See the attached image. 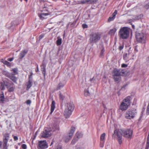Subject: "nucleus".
Listing matches in <instances>:
<instances>
[{"label":"nucleus","mask_w":149,"mask_h":149,"mask_svg":"<svg viewBox=\"0 0 149 149\" xmlns=\"http://www.w3.org/2000/svg\"><path fill=\"white\" fill-rule=\"evenodd\" d=\"M131 97L130 96L126 97L121 102L120 106V109L122 111L126 110L130 106Z\"/></svg>","instance_id":"1"},{"label":"nucleus","mask_w":149,"mask_h":149,"mask_svg":"<svg viewBox=\"0 0 149 149\" xmlns=\"http://www.w3.org/2000/svg\"><path fill=\"white\" fill-rule=\"evenodd\" d=\"M130 29L127 27L121 28L119 32L120 38L123 39H126L129 36Z\"/></svg>","instance_id":"2"},{"label":"nucleus","mask_w":149,"mask_h":149,"mask_svg":"<svg viewBox=\"0 0 149 149\" xmlns=\"http://www.w3.org/2000/svg\"><path fill=\"white\" fill-rule=\"evenodd\" d=\"M136 38L138 42L143 44L146 43V36L144 33H137L136 35Z\"/></svg>","instance_id":"3"},{"label":"nucleus","mask_w":149,"mask_h":149,"mask_svg":"<svg viewBox=\"0 0 149 149\" xmlns=\"http://www.w3.org/2000/svg\"><path fill=\"white\" fill-rule=\"evenodd\" d=\"M12 72L11 73H8L6 74L7 77L10 78L13 82L17 84V78L15 76V75L18 74L17 69L14 68L11 70Z\"/></svg>","instance_id":"4"},{"label":"nucleus","mask_w":149,"mask_h":149,"mask_svg":"<svg viewBox=\"0 0 149 149\" xmlns=\"http://www.w3.org/2000/svg\"><path fill=\"white\" fill-rule=\"evenodd\" d=\"M137 114L136 110L131 109L128 110L125 114V118L127 119L131 120Z\"/></svg>","instance_id":"5"},{"label":"nucleus","mask_w":149,"mask_h":149,"mask_svg":"<svg viewBox=\"0 0 149 149\" xmlns=\"http://www.w3.org/2000/svg\"><path fill=\"white\" fill-rule=\"evenodd\" d=\"M101 34L98 33L91 34L90 36L89 41L90 43H94L97 42L101 38Z\"/></svg>","instance_id":"6"},{"label":"nucleus","mask_w":149,"mask_h":149,"mask_svg":"<svg viewBox=\"0 0 149 149\" xmlns=\"http://www.w3.org/2000/svg\"><path fill=\"white\" fill-rule=\"evenodd\" d=\"M75 130V128L72 127L70 131L68 134L64 138V140L65 142H68L72 137L73 134Z\"/></svg>","instance_id":"7"},{"label":"nucleus","mask_w":149,"mask_h":149,"mask_svg":"<svg viewBox=\"0 0 149 149\" xmlns=\"http://www.w3.org/2000/svg\"><path fill=\"white\" fill-rule=\"evenodd\" d=\"M48 147V144L46 140L38 141L37 148L38 149H46Z\"/></svg>","instance_id":"8"},{"label":"nucleus","mask_w":149,"mask_h":149,"mask_svg":"<svg viewBox=\"0 0 149 149\" xmlns=\"http://www.w3.org/2000/svg\"><path fill=\"white\" fill-rule=\"evenodd\" d=\"M122 131V135L127 138H131L132 137V131L129 129H126L124 130H121Z\"/></svg>","instance_id":"9"},{"label":"nucleus","mask_w":149,"mask_h":149,"mask_svg":"<svg viewBox=\"0 0 149 149\" xmlns=\"http://www.w3.org/2000/svg\"><path fill=\"white\" fill-rule=\"evenodd\" d=\"M122 131L121 130L117 129L115 130L114 131V134L117 136L118 141L120 144H121L122 143Z\"/></svg>","instance_id":"10"},{"label":"nucleus","mask_w":149,"mask_h":149,"mask_svg":"<svg viewBox=\"0 0 149 149\" xmlns=\"http://www.w3.org/2000/svg\"><path fill=\"white\" fill-rule=\"evenodd\" d=\"M41 136L42 137L46 138L50 136L51 135V130L48 128L45 129L41 133Z\"/></svg>","instance_id":"11"},{"label":"nucleus","mask_w":149,"mask_h":149,"mask_svg":"<svg viewBox=\"0 0 149 149\" xmlns=\"http://www.w3.org/2000/svg\"><path fill=\"white\" fill-rule=\"evenodd\" d=\"M74 109V106L73 103L72 102H70L67 103L65 109L73 111Z\"/></svg>","instance_id":"12"},{"label":"nucleus","mask_w":149,"mask_h":149,"mask_svg":"<svg viewBox=\"0 0 149 149\" xmlns=\"http://www.w3.org/2000/svg\"><path fill=\"white\" fill-rule=\"evenodd\" d=\"M72 112L65 109L64 111V116L65 118H69L71 115Z\"/></svg>","instance_id":"13"},{"label":"nucleus","mask_w":149,"mask_h":149,"mask_svg":"<svg viewBox=\"0 0 149 149\" xmlns=\"http://www.w3.org/2000/svg\"><path fill=\"white\" fill-rule=\"evenodd\" d=\"M27 53V51L26 50H24L22 51L19 55V58L20 59H22L24 57L25 55Z\"/></svg>","instance_id":"14"},{"label":"nucleus","mask_w":149,"mask_h":149,"mask_svg":"<svg viewBox=\"0 0 149 149\" xmlns=\"http://www.w3.org/2000/svg\"><path fill=\"white\" fill-rule=\"evenodd\" d=\"M121 72L120 70L117 69L114 70L113 72V75L120 76Z\"/></svg>","instance_id":"15"},{"label":"nucleus","mask_w":149,"mask_h":149,"mask_svg":"<svg viewBox=\"0 0 149 149\" xmlns=\"http://www.w3.org/2000/svg\"><path fill=\"white\" fill-rule=\"evenodd\" d=\"M55 103L54 101H52L51 105V109L50 114H52L53 112L54 109L55 108Z\"/></svg>","instance_id":"16"},{"label":"nucleus","mask_w":149,"mask_h":149,"mask_svg":"<svg viewBox=\"0 0 149 149\" xmlns=\"http://www.w3.org/2000/svg\"><path fill=\"white\" fill-rule=\"evenodd\" d=\"M26 85L27 86L26 89L27 90H28L32 86V80L29 79L28 82L26 84Z\"/></svg>","instance_id":"17"},{"label":"nucleus","mask_w":149,"mask_h":149,"mask_svg":"<svg viewBox=\"0 0 149 149\" xmlns=\"http://www.w3.org/2000/svg\"><path fill=\"white\" fill-rule=\"evenodd\" d=\"M117 29L115 28H113L110 30L109 32V34L111 35H113L116 32Z\"/></svg>","instance_id":"18"},{"label":"nucleus","mask_w":149,"mask_h":149,"mask_svg":"<svg viewBox=\"0 0 149 149\" xmlns=\"http://www.w3.org/2000/svg\"><path fill=\"white\" fill-rule=\"evenodd\" d=\"M52 128L54 131H58L59 130V125L58 124H54L52 127Z\"/></svg>","instance_id":"19"},{"label":"nucleus","mask_w":149,"mask_h":149,"mask_svg":"<svg viewBox=\"0 0 149 149\" xmlns=\"http://www.w3.org/2000/svg\"><path fill=\"white\" fill-rule=\"evenodd\" d=\"M113 79L115 81H119L121 79L120 76L113 75Z\"/></svg>","instance_id":"20"},{"label":"nucleus","mask_w":149,"mask_h":149,"mask_svg":"<svg viewBox=\"0 0 149 149\" xmlns=\"http://www.w3.org/2000/svg\"><path fill=\"white\" fill-rule=\"evenodd\" d=\"M49 15L48 13H42L40 15H39V17H40V19H41L43 20V19L45 18L44 17L48 15Z\"/></svg>","instance_id":"21"},{"label":"nucleus","mask_w":149,"mask_h":149,"mask_svg":"<svg viewBox=\"0 0 149 149\" xmlns=\"http://www.w3.org/2000/svg\"><path fill=\"white\" fill-rule=\"evenodd\" d=\"M57 40L56 41V44L57 45H60L62 43V39L58 36L57 38Z\"/></svg>","instance_id":"22"},{"label":"nucleus","mask_w":149,"mask_h":149,"mask_svg":"<svg viewBox=\"0 0 149 149\" xmlns=\"http://www.w3.org/2000/svg\"><path fill=\"white\" fill-rule=\"evenodd\" d=\"M106 134L105 133H103L100 136V141H104L105 139V137Z\"/></svg>","instance_id":"23"},{"label":"nucleus","mask_w":149,"mask_h":149,"mask_svg":"<svg viewBox=\"0 0 149 149\" xmlns=\"http://www.w3.org/2000/svg\"><path fill=\"white\" fill-rule=\"evenodd\" d=\"M9 137V134L8 133H6L3 135V139L8 140Z\"/></svg>","instance_id":"24"},{"label":"nucleus","mask_w":149,"mask_h":149,"mask_svg":"<svg viewBox=\"0 0 149 149\" xmlns=\"http://www.w3.org/2000/svg\"><path fill=\"white\" fill-rule=\"evenodd\" d=\"M81 3L82 4H89V0H81L80 1Z\"/></svg>","instance_id":"25"},{"label":"nucleus","mask_w":149,"mask_h":149,"mask_svg":"<svg viewBox=\"0 0 149 149\" xmlns=\"http://www.w3.org/2000/svg\"><path fill=\"white\" fill-rule=\"evenodd\" d=\"M64 86V84H63L62 83H60L58 86H57L56 90H58L61 89V88L63 87Z\"/></svg>","instance_id":"26"},{"label":"nucleus","mask_w":149,"mask_h":149,"mask_svg":"<svg viewBox=\"0 0 149 149\" xmlns=\"http://www.w3.org/2000/svg\"><path fill=\"white\" fill-rule=\"evenodd\" d=\"M141 17V15H140L138 16H135L133 18V19L136 20H138L140 19Z\"/></svg>","instance_id":"27"},{"label":"nucleus","mask_w":149,"mask_h":149,"mask_svg":"<svg viewBox=\"0 0 149 149\" xmlns=\"http://www.w3.org/2000/svg\"><path fill=\"white\" fill-rule=\"evenodd\" d=\"M84 95L86 96H88L90 95V93L88 89H85L84 91Z\"/></svg>","instance_id":"28"},{"label":"nucleus","mask_w":149,"mask_h":149,"mask_svg":"<svg viewBox=\"0 0 149 149\" xmlns=\"http://www.w3.org/2000/svg\"><path fill=\"white\" fill-rule=\"evenodd\" d=\"M42 67H42L41 68V71L43 74H45V66L43 65Z\"/></svg>","instance_id":"29"},{"label":"nucleus","mask_w":149,"mask_h":149,"mask_svg":"<svg viewBox=\"0 0 149 149\" xmlns=\"http://www.w3.org/2000/svg\"><path fill=\"white\" fill-rule=\"evenodd\" d=\"M0 88L1 90H4L5 89V87L4 85V84L2 82H0Z\"/></svg>","instance_id":"30"},{"label":"nucleus","mask_w":149,"mask_h":149,"mask_svg":"<svg viewBox=\"0 0 149 149\" xmlns=\"http://www.w3.org/2000/svg\"><path fill=\"white\" fill-rule=\"evenodd\" d=\"M115 18V17H113V16H112L111 17H109L108 19V22H110L113 20Z\"/></svg>","instance_id":"31"},{"label":"nucleus","mask_w":149,"mask_h":149,"mask_svg":"<svg viewBox=\"0 0 149 149\" xmlns=\"http://www.w3.org/2000/svg\"><path fill=\"white\" fill-rule=\"evenodd\" d=\"M2 62L4 64L7 65L8 66H10V63L7 61H4Z\"/></svg>","instance_id":"32"},{"label":"nucleus","mask_w":149,"mask_h":149,"mask_svg":"<svg viewBox=\"0 0 149 149\" xmlns=\"http://www.w3.org/2000/svg\"><path fill=\"white\" fill-rule=\"evenodd\" d=\"M76 136L77 138H79L82 136V134H79V133H77L76 134Z\"/></svg>","instance_id":"33"},{"label":"nucleus","mask_w":149,"mask_h":149,"mask_svg":"<svg viewBox=\"0 0 149 149\" xmlns=\"http://www.w3.org/2000/svg\"><path fill=\"white\" fill-rule=\"evenodd\" d=\"M77 140V139H76L75 137H74L72 141V144H74Z\"/></svg>","instance_id":"34"},{"label":"nucleus","mask_w":149,"mask_h":149,"mask_svg":"<svg viewBox=\"0 0 149 149\" xmlns=\"http://www.w3.org/2000/svg\"><path fill=\"white\" fill-rule=\"evenodd\" d=\"M89 0V4L93 3H96L98 0Z\"/></svg>","instance_id":"35"},{"label":"nucleus","mask_w":149,"mask_h":149,"mask_svg":"<svg viewBox=\"0 0 149 149\" xmlns=\"http://www.w3.org/2000/svg\"><path fill=\"white\" fill-rule=\"evenodd\" d=\"M0 100L2 102L4 100V97L3 94L2 95H1L0 97Z\"/></svg>","instance_id":"36"},{"label":"nucleus","mask_w":149,"mask_h":149,"mask_svg":"<svg viewBox=\"0 0 149 149\" xmlns=\"http://www.w3.org/2000/svg\"><path fill=\"white\" fill-rule=\"evenodd\" d=\"M146 114L147 115H149V104H148L146 111Z\"/></svg>","instance_id":"37"},{"label":"nucleus","mask_w":149,"mask_h":149,"mask_svg":"<svg viewBox=\"0 0 149 149\" xmlns=\"http://www.w3.org/2000/svg\"><path fill=\"white\" fill-rule=\"evenodd\" d=\"M33 74L32 72H31L30 73V74L29 76V79H31V80L32 81V75H33Z\"/></svg>","instance_id":"38"},{"label":"nucleus","mask_w":149,"mask_h":149,"mask_svg":"<svg viewBox=\"0 0 149 149\" xmlns=\"http://www.w3.org/2000/svg\"><path fill=\"white\" fill-rule=\"evenodd\" d=\"M14 89V88L13 87H11L8 89V91L10 92H11L13 91Z\"/></svg>","instance_id":"39"},{"label":"nucleus","mask_w":149,"mask_h":149,"mask_svg":"<svg viewBox=\"0 0 149 149\" xmlns=\"http://www.w3.org/2000/svg\"><path fill=\"white\" fill-rule=\"evenodd\" d=\"M3 83H4V85L6 86L8 88V85H9V83L7 81H3Z\"/></svg>","instance_id":"40"},{"label":"nucleus","mask_w":149,"mask_h":149,"mask_svg":"<svg viewBox=\"0 0 149 149\" xmlns=\"http://www.w3.org/2000/svg\"><path fill=\"white\" fill-rule=\"evenodd\" d=\"M127 54L126 53L123 56V58L125 60H127Z\"/></svg>","instance_id":"41"},{"label":"nucleus","mask_w":149,"mask_h":149,"mask_svg":"<svg viewBox=\"0 0 149 149\" xmlns=\"http://www.w3.org/2000/svg\"><path fill=\"white\" fill-rule=\"evenodd\" d=\"M22 147L23 149H26L27 146L25 144H24L22 145Z\"/></svg>","instance_id":"42"},{"label":"nucleus","mask_w":149,"mask_h":149,"mask_svg":"<svg viewBox=\"0 0 149 149\" xmlns=\"http://www.w3.org/2000/svg\"><path fill=\"white\" fill-rule=\"evenodd\" d=\"M117 13V11L116 10H115L114 12L112 14V16H113V17H115V16L116 14Z\"/></svg>","instance_id":"43"},{"label":"nucleus","mask_w":149,"mask_h":149,"mask_svg":"<svg viewBox=\"0 0 149 149\" xmlns=\"http://www.w3.org/2000/svg\"><path fill=\"white\" fill-rule=\"evenodd\" d=\"M104 141H101L100 144V147L102 148L104 146Z\"/></svg>","instance_id":"44"},{"label":"nucleus","mask_w":149,"mask_h":149,"mask_svg":"<svg viewBox=\"0 0 149 149\" xmlns=\"http://www.w3.org/2000/svg\"><path fill=\"white\" fill-rule=\"evenodd\" d=\"M8 140V139H3V143H4L3 144H7Z\"/></svg>","instance_id":"45"},{"label":"nucleus","mask_w":149,"mask_h":149,"mask_svg":"<svg viewBox=\"0 0 149 149\" xmlns=\"http://www.w3.org/2000/svg\"><path fill=\"white\" fill-rule=\"evenodd\" d=\"M31 103V101L30 100H27L26 101V103L27 104L29 105Z\"/></svg>","instance_id":"46"},{"label":"nucleus","mask_w":149,"mask_h":149,"mask_svg":"<svg viewBox=\"0 0 149 149\" xmlns=\"http://www.w3.org/2000/svg\"><path fill=\"white\" fill-rule=\"evenodd\" d=\"M127 66V65L125 64H123L121 65L122 68H126Z\"/></svg>","instance_id":"47"},{"label":"nucleus","mask_w":149,"mask_h":149,"mask_svg":"<svg viewBox=\"0 0 149 149\" xmlns=\"http://www.w3.org/2000/svg\"><path fill=\"white\" fill-rule=\"evenodd\" d=\"M44 36V35L43 34H42L41 35H40L39 37V40H40V39H42V38H43Z\"/></svg>","instance_id":"48"},{"label":"nucleus","mask_w":149,"mask_h":149,"mask_svg":"<svg viewBox=\"0 0 149 149\" xmlns=\"http://www.w3.org/2000/svg\"><path fill=\"white\" fill-rule=\"evenodd\" d=\"M82 27L84 29L86 28H87L88 26L87 25L85 24H84L82 25Z\"/></svg>","instance_id":"49"},{"label":"nucleus","mask_w":149,"mask_h":149,"mask_svg":"<svg viewBox=\"0 0 149 149\" xmlns=\"http://www.w3.org/2000/svg\"><path fill=\"white\" fill-rule=\"evenodd\" d=\"M13 139L15 141H16L18 140V138L17 136H14L13 137Z\"/></svg>","instance_id":"50"},{"label":"nucleus","mask_w":149,"mask_h":149,"mask_svg":"<svg viewBox=\"0 0 149 149\" xmlns=\"http://www.w3.org/2000/svg\"><path fill=\"white\" fill-rule=\"evenodd\" d=\"M13 59L14 58H8V59L7 60L8 61L11 62L13 60Z\"/></svg>","instance_id":"51"},{"label":"nucleus","mask_w":149,"mask_h":149,"mask_svg":"<svg viewBox=\"0 0 149 149\" xmlns=\"http://www.w3.org/2000/svg\"><path fill=\"white\" fill-rule=\"evenodd\" d=\"M3 147L4 149H7V144H3Z\"/></svg>","instance_id":"52"},{"label":"nucleus","mask_w":149,"mask_h":149,"mask_svg":"<svg viewBox=\"0 0 149 149\" xmlns=\"http://www.w3.org/2000/svg\"><path fill=\"white\" fill-rule=\"evenodd\" d=\"M145 7L147 9L149 8V2L145 6Z\"/></svg>","instance_id":"53"},{"label":"nucleus","mask_w":149,"mask_h":149,"mask_svg":"<svg viewBox=\"0 0 149 149\" xmlns=\"http://www.w3.org/2000/svg\"><path fill=\"white\" fill-rule=\"evenodd\" d=\"M60 97L61 100H63L64 99L63 96L61 94H60Z\"/></svg>","instance_id":"54"},{"label":"nucleus","mask_w":149,"mask_h":149,"mask_svg":"<svg viewBox=\"0 0 149 149\" xmlns=\"http://www.w3.org/2000/svg\"><path fill=\"white\" fill-rule=\"evenodd\" d=\"M123 47L124 46L123 45L120 46L119 47V49L120 50H121L123 49Z\"/></svg>","instance_id":"55"},{"label":"nucleus","mask_w":149,"mask_h":149,"mask_svg":"<svg viewBox=\"0 0 149 149\" xmlns=\"http://www.w3.org/2000/svg\"><path fill=\"white\" fill-rule=\"evenodd\" d=\"M39 71V68H38V65H37V69L36 70V72H38Z\"/></svg>","instance_id":"56"},{"label":"nucleus","mask_w":149,"mask_h":149,"mask_svg":"<svg viewBox=\"0 0 149 149\" xmlns=\"http://www.w3.org/2000/svg\"><path fill=\"white\" fill-rule=\"evenodd\" d=\"M128 22L129 23H130L131 24L132 23V19H130L128 20Z\"/></svg>","instance_id":"57"},{"label":"nucleus","mask_w":149,"mask_h":149,"mask_svg":"<svg viewBox=\"0 0 149 149\" xmlns=\"http://www.w3.org/2000/svg\"><path fill=\"white\" fill-rule=\"evenodd\" d=\"M104 49H102L101 51V54H102L104 52Z\"/></svg>","instance_id":"58"},{"label":"nucleus","mask_w":149,"mask_h":149,"mask_svg":"<svg viewBox=\"0 0 149 149\" xmlns=\"http://www.w3.org/2000/svg\"><path fill=\"white\" fill-rule=\"evenodd\" d=\"M127 86V85H125L123 86L122 88V89H123V88H125Z\"/></svg>","instance_id":"59"},{"label":"nucleus","mask_w":149,"mask_h":149,"mask_svg":"<svg viewBox=\"0 0 149 149\" xmlns=\"http://www.w3.org/2000/svg\"><path fill=\"white\" fill-rule=\"evenodd\" d=\"M57 149H62V148L61 147L59 146L57 148Z\"/></svg>","instance_id":"60"},{"label":"nucleus","mask_w":149,"mask_h":149,"mask_svg":"<svg viewBox=\"0 0 149 149\" xmlns=\"http://www.w3.org/2000/svg\"><path fill=\"white\" fill-rule=\"evenodd\" d=\"M93 79H94V77H93V78H92V79H90V81H91V82H92L93 80Z\"/></svg>","instance_id":"61"},{"label":"nucleus","mask_w":149,"mask_h":149,"mask_svg":"<svg viewBox=\"0 0 149 149\" xmlns=\"http://www.w3.org/2000/svg\"><path fill=\"white\" fill-rule=\"evenodd\" d=\"M147 61L149 63V56L147 58Z\"/></svg>","instance_id":"62"},{"label":"nucleus","mask_w":149,"mask_h":149,"mask_svg":"<svg viewBox=\"0 0 149 149\" xmlns=\"http://www.w3.org/2000/svg\"><path fill=\"white\" fill-rule=\"evenodd\" d=\"M38 131H36V133H35V135H36H36H37V134H38Z\"/></svg>","instance_id":"63"},{"label":"nucleus","mask_w":149,"mask_h":149,"mask_svg":"<svg viewBox=\"0 0 149 149\" xmlns=\"http://www.w3.org/2000/svg\"><path fill=\"white\" fill-rule=\"evenodd\" d=\"M53 141H52V142H51V144H50V146H51L52 145V144H53Z\"/></svg>","instance_id":"64"}]
</instances>
